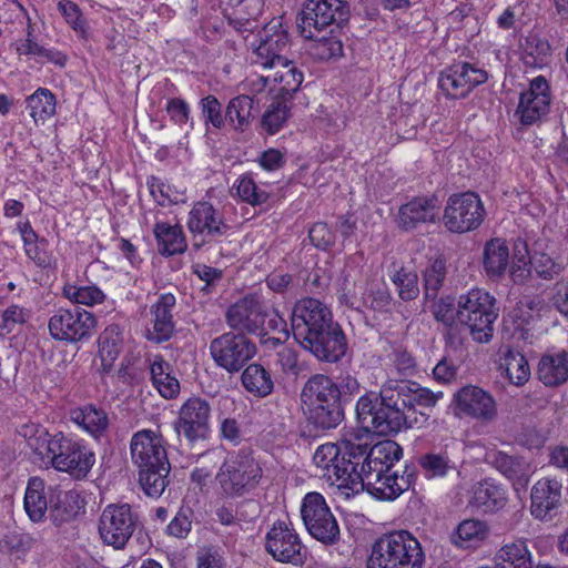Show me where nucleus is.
I'll return each instance as SVG.
<instances>
[{
    "mask_svg": "<svg viewBox=\"0 0 568 568\" xmlns=\"http://www.w3.org/2000/svg\"><path fill=\"white\" fill-rule=\"evenodd\" d=\"M443 393H434L408 379H388L379 393L367 392L356 403V419L367 433L388 436L403 427L420 428L428 422L424 412L432 408Z\"/></svg>",
    "mask_w": 568,
    "mask_h": 568,
    "instance_id": "obj_1",
    "label": "nucleus"
},
{
    "mask_svg": "<svg viewBox=\"0 0 568 568\" xmlns=\"http://www.w3.org/2000/svg\"><path fill=\"white\" fill-rule=\"evenodd\" d=\"M291 329L294 339L321 362L337 363L346 354L347 339L342 326L317 298L304 297L294 304Z\"/></svg>",
    "mask_w": 568,
    "mask_h": 568,
    "instance_id": "obj_2",
    "label": "nucleus"
},
{
    "mask_svg": "<svg viewBox=\"0 0 568 568\" xmlns=\"http://www.w3.org/2000/svg\"><path fill=\"white\" fill-rule=\"evenodd\" d=\"M437 322L453 326L455 321L467 326L475 342L488 343L494 333V323L498 316L496 300L486 291L473 288L462 294L455 308L454 298L440 297L432 306Z\"/></svg>",
    "mask_w": 568,
    "mask_h": 568,
    "instance_id": "obj_3",
    "label": "nucleus"
},
{
    "mask_svg": "<svg viewBox=\"0 0 568 568\" xmlns=\"http://www.w3.org/2000/svg\"><path fill=\"white\" fill-rule=\"evenodd\" d=\"M371 463H374L373 473H367L364 481V490L381 500H394L404 491L408 490L414 477L413 471H405L399 475L394 470V463L403 456L402 447L393 440L379 442V446L373 450Z\"/></svg>",
    "mask_w": 568,
    "mask_h": 568,
    "instance_id": "obj_4",
    "label": "nucleus"
},
{
    "mask_svg": "<svg viewBox=\"0 0 568 568\" xmlns=\"http://www.w3.org/2000/svg\"><path fill=\"white\" fill-rule=\"evenodd\" d=\"M301 403L307 423L317 430L334 429L344 420L339 392L327 375L315 374L306 381Z\"/></svg>",
    "mask_w": 568,
    "mask_h": 568,
    "instance_id": "obj_5",
    "label": "nucleus"
},
{
    "mask_svg": "<svg viewBox=\"0 0 568 568\" xmlns=\"http://www.w3.org/2000/svg\"><path fill=\"white\" fill-rule=\"evenodd\" d=\"M423 562L419 541L406 530H396L374 542L367 568H422Z\"/></svg>",
    "mask_w": 568,
    "mask_h": 568,
    "instance_id": "obj_6",
    "label": "nucleus"
},
{
    "mask_svg": "<svg viewBox=\"0 0 568 568\" xmlns=\"http://www.w3.org/2000/svg\"><path fill=\"white\" fill-rule=\"evenodd\" d=\"M262 476V467L252 454L240 450L225 458L215 476V480L223 496L236 498L255 489Z\"/></svg>",
    "mask_w": 568,
    "mask_h": 568,
    "instance_id": "obj_7",
    "label": "nucleus"
},
{
    "mask_svg": "<svg viewBox=\"0 0 568 568\" xmlns=\"http://www.w3.org/2000/svg\"><path fill=\"white\" fill-rule=\"evenodd\" d=\"M378 446L379 443L369 447L367 444L343 442L341 462L331 468L333 475H336L335 486L352 494L364 490V481L369 475L367 473L368 464L371 468L374 467V463L369 460L373 457V450ZM369 473H373V469H369Z\"/></svg>",
    "mask_w": 568,
    "mask_h": 568,
    "instance_id": "obj_8",
    "label": "nucleus"
},
{
    "mask_svg": "<svg viewBox=\"0 0 568 568\" xmlns=\"http://www.w3.org/2000/svg\"><path fill=\"white\" fill-rule=\"evenodd\" d=\"M349 7L343 0H307L297 16V28L307 40L331 26L341 28L348 21Z\"/></svg>",
    "mask_w": 568,
    "mask_h": 568,
    "instance_id": "obj_9",
    "label": "nucleus"
},
{
    "mask_svg": "<svg viewBox=\"0 0 568 568\" xmlns=\"http://www.w3.org/2000/svg\"><path fill=\"white\" fill-rule=\"evenodd\" d=\"M301 516L308 534L325 546H334L341 539L338 523L323 495L312 491L305 495Z\"/></svg>",
    "mask_w": 568,
    "mask_h": 568,
    "instance_id": "obj_10",
    "label": "nucleus"
},
{
    "mask_svg": "<svg viewBox=\"0 0 568 568\" xmlns=\"http://www.w3.org/2000/svg\"><path fill=\"white\" fill-rule=\"evenodd\" d=\"M50 336L71 344L88 342L97 331L95 316L79 307L60 308L49 320Z\"/></svg>",
    "mask_w": 568,
    "mask_h": 568,
    "instance_id": "obj_11",
    "label": "nucleus"
},
{
    "mask_svg": "<svg viewBox=\"0 0 568 568\" xmlns=\"http://www.w3.org/2000/svg\"><path fill=\"white\" fill-rule=\"evenodd\" d=\"M486 215L479 195L471 191L452 194L446 203L443 221L453 233H466L478 229Z\"/></svg>",
    "mask_w": 568,
    "mask_h": 568,
    "instance_id": "obj_12",
    "label": "nucleus"
},
{
    "mask_svg": "<svg viewBox=\"0 0 568 568\" xmlns=\"http://www.w3.org/2000/svg\"><path fill=\"white\" fill-rule=\"evenodd\" d=\"M141 523L129 504L108 505L99 519V534L104 544L123 549Z\"/></svg>",
    "mask_w": 568,
    "mask_h": 568,
    "instance_id": "obj_13",
    "label": "nucleus"
},
{
    "mask_svg": "<svg viewBox=\"0 0 568 568\" xmlns=\"http://www.w3.org/2000/svg\"><path fill=\"white\" fill-rule=\"evenodd\" d=\"M256 42L251 43L253 62L264 68L286 65L291 41L287 28L281 19H273L258 32Z\"/></svg>",
    "mask_w": 568,
    "mask_h": 568,
    "instance_id": "obj_14",
    "label": "nucleus"
},
{
    "mask_svg": "<svg viewBox=\"0 0 568 568\" xmlns=\"http://www.w3.org/2000/svg\"><path fill=\"white\" fill-rule=\"evenodd\" d=\"M210 353L219 367L233 374L255 356L256 346L245 334L226 332L211 341Z\"/></svg>",
    "mask_w": 568,
    "mask_h": 568,
    "instance_id": "obj_15",
    "label": "nucleus"
},
{
    "mask_svg": "<svg viewBox=\"0 0 568 568\" xmlns=\"http://www.w3.org/2000/svg\"><path fill=\"white\" fill-rule=\"evenodd\" d=\"M53 447L51 465L57 470L69 473L77 479L87 477L95 463V456L90 449L63 435L59 436V443H54Z\"/></svg>",
    "mask_w": 568,
    "mask_h": 568,
    "instance_id": "obj_16",
    "label": "nucleus"
},
{
    "mask_svg": "<svg viewBox=\"0 0 568 568\" xmlns=\"http://www.w3.org/2000/svg\"><path fill=\"white\" fill-rule=\"evenodd\" d=\"M455 415L481 423H491L497 417V403L487 390L466 385L454 394Z\"/></svg>",
    "mask_w": 568,
    "mask_h": 568,
    "instance_id": "obj_17",
    "label": "nucleus"
},
{
    "mask_svg": "<svg viewBox=\"0 0 568 568\" xmlns=\"http://www.w3.org/2000/svg\"><path fill=\"white\" fill-rule=\"evenodd\" d=\"M487 80L488 73L484 69L468 62H456L439 74L438 85L446 97L463 99Z\"/></svg>",
    "mask_w": 568,
    "mask_h": 568,
    "instance_id": "obj_18",
    "label": "nucleus"
},
{
    "mask_svg": "<svg viewBox=\"0 0 568 568\" xmlns=\"http://www.w3.org/2000/svg\"><path fill=\"white\" fill-rule=\"evenodd\" d=\"M210 404L201 397H190L179 410L174 430L189 443L207 437L210 430Z\"/></svg>",
    "mask_w": 568,
    "mask_h": 568,
    "instance_id": "obj_19",
    "label": "nucleus"
},
{
    "mask_svg": "<svg viewBox=\"0 0 568 568\" xmlns=\"http://www.w3.org/2000/svg\"><path fill=\"white\" fill-rule=\"evenodd\" d=\"M302 548L298 535L284 521H276L266 535L265 549L277 561L302 565Z\"/></svg>",
    "mask_w": 568,
    "mask_h": 568,
    "instance_id": "obj_20",
    "label": "nucleus"
},
{
    "mask_svg": "<svg viewBox=\"0 0 568 568\" xmlns=\"http://www.w3.org/2000/svg\"><path fill=\"white\" fill-rule=\"evenodd\" d=\"M130 448L132 460L139 470L142 468L156 467L171 469L162 438L154 432L143 429L135 433L132 436Z\"/></svg>",
    "mask_w": 568,
    "mask_h": 568,
    "instance_id": "obj_21",
    "label": "nucleus"
},
{
    "mask_svg": "<svg viewBox=\"0 0 568 568\" xmlns=\"http://www.w3.org/2000/svg\"><path fill=\"white\" fill-rule=\"evenodd\" d=\"M266 305L253 296H245L231 305L225 314L231 328L242 334H263V323L266 318Z\"/></svg>",
    "mask_w": 568,
    "mask_h": 568,
    "instance_id": "obj_22",
    "label": "nucleus"
},
{
    "mask_svg": "<svg viewBox=\"0 0 568 568\" xmlns=\"http://www.w3.org/2000/svg\"><path fill=\"white\" fill-rule=\"evenodd\" d=\"M486 460L513 485L516 491L526 489L535 473L531 463L519 455H508L501 450L486 453Z\"/></svg>",
    "mask_w": 568,
    "mask_h": 568,
    "instance_id": "obj_23",
    "label": "nucleus"
},
{
    "mask_svg": "<svg viewBox=\"0 0 568 568\" xmlns=\"http://www.w3.org/2000/svg\"><path fill=\"white\" fill-rule=\"evenodd\" d=\"M187 229L193 234L217 240L227 233L230 226L211 203L197 202L189 213Z\"/></svg>",
    "mask_w": 568,
    "mask_h": 568,
    "instance_id": "obj_24",
    "label": "nucleus"
},
{
    "mask_svg": "<svg viewBox=\"0 0 568 568\" xmlns=\"http://www.w3.org/2000/svg\"><path fill=\"white\" fill-rule=\"evenodd\" d=\"M437 215L435 196H417L399 207L397 223L402 230L410 231L419 224L435 222Z\"/></svg>",
    "mask_w": 568,
    "mask_h": 568,
    "instance_id": "obj_25",
    "label": "nucleus"
},
{
    "mask_svg": "<svg viewBox=\"0 0 568 568\" xmlns=\"http://www.w3.org/2000/svg\"><path fill=\"white\" fill-rule=\"evenodd\" d=\"M562 484L552 478H541L531 488L530 513L539 520L550 518V513L560 505Z\"/></svg>",
    "mask_w": 568,
    "mask_h": 568,
    "instance_id": "obj_26",
    "label": "nucleus"
},
{
    "mask_svg": "<svg viewBox=\"0 0 568 568\" xmlns=\"http://www.w3.org/2000/svg\"><path fill=\"white\" fill-rule=\"evenodd\" d=\"M175 296L171 293H165L151 306V313L154 318L152 328L145 333L148 341L161 344L172 337L175 327L172 311L175 307Z\"/></svg>",
    "mask_w": 568,
    "mask_h": 568,
    "instance_id": "obj_27",
    "label": "nucleus"
},
{
    "mask_svg": "<svg viewBox=\"0 0 568 568\" xmlns=\"http://www.w3.org/2000/svg\"><path fill=\"white\" fill-rule=\"evenodd\" d=\"M537 375L539 381L548 387L565 384L568 381V352L561 349L544 354L538 363Z\"/></svg>",
    "mask_w": 568,
    "mask_h": 568,
    "instance_id": "obj_28",
    "label": "nucleus"
},
{
    "mask_svg": "<svg viewBox=\"0 0 568 568\" xmlns=\"http://www.w3.org/2000/svg\"><path fill=\"white\" fill-rule=\"evenodd\" d=\"M260 113V101L247 94H240L230 100L225 119L237 131H245Z\"/></svg>",
    "mask_w": 568,
    "mask_h": 568,
    "instance_id": "obj_29",
    "label": "nucleus"
},
{
    "mask_svg": "<svg viewBox=\"0 0 568 568\" xmlns=\"http://www.w3.org/2000/svg\"><path fill=\"white\" fill-rule=\"evenodd\" d=\"M70 419L94 438L101 437L109 428L108 413L94 404H85L70 410Z\"/></svg>",
    "mask_w": 568,
    "mask_h": 568,
    "instance_id": "obj_30",
    "label": "nucleus"
},
{
    "mask_svg": "<svg viewBox=\"0 0 568 568\" xmlns=\"http://www.w3.org/2000/svg\"><path fill=\"white\" fill-rule=\"evenodd\" d=\"M243 388L256 398H265L274 390V379L271 371L260 363L247 365L241 374Z\"/></svg>",
    "mask_w": 568,
    "mask_h": 568,
    "instance_id": "obj_31",
    "label": "nucleus"
},
{
    "mask_svg": "<svg viewBox=\"0 0 568 568\" xmlns=\"http://www.w3.org/2000/svg\"><path fill=\"white\" fill-rule=\"evenodd\" d=\"M153 232L160 254L172 256L186 250L185 237L180 225L159 222L154 225Z\"/></svg>",
    "mask_w": 568,
    "mask_h": 568,
    "instance_id": "obj_32",
    "label": "nucleus"
},
{
    "mask_svg": "<svg viewBox=\"0 0 568 568\" xmlns=\"http://www.w3.org/2000/svg\"><path fill=\"white\" fill-rule=\"evenodd\" d=\"M473 501L484 511H496L506 505V490L491 479H484L475 485Z\"/></svg>",
    "mask_w": 568,
    "mask_h": 568,
    "instance_id": "obj_33",
    "label": "nucleus"
},
{
    "mask_svg": "<svg viewBox=\"0 0 568 568\" xmlns=\"http://www.w3.org/2000/svg\"><path fill=\"white\" fill-rule=\"evenodd\" d=\"M150 373L154 387L162 397L171 399L180 393L179 381L171 375V366L162 356H155L150 364Z\"/></svg>",
    "mask_w": 568,
    "mask_h": 568,
    "instance_id": "obj_34",
    "label": "nucleus"
},
{
    "mask_svg": "<svg viewBox=\"0 0 568 568\" xmlns=\"http://www.w3.org/2000/svg\"><path fill=\"white\" fill-rule=\"evenodd\" d=\"M497 568H532L531 554L525 540L504 545L496 555Z\"/></svg>",
    "mask_w": 568,
    "mask_h": 568,
    "instance_id": "obj_35",
    "label": "nucleus"
},
{
    "mask_svg": "<svg viewBox=\"0 0 568 568\" xmlns=\"http://www.w3.org/2000/svg\"><path fill=\"white\" fill-rule=\"evenodd\" d=\"M23 505L27 515L32 521L37 523L43 519L48 510L43 479L40 477H31L28 480Z\"/></svg>",
    "mask_w": 568,
    "mask_h": 568,
    "instance_id": "obj_36",
    "label": "nucleus"
},
{
    "mask_svg": "<svg viewBox=\"0 0 568 568\" xmlns=\"http://www.w3.org/2000/svg\"><path fill=\"white\" fill-rule=\"evenodd\" d=\"M509 252L506 243L499 239L487 242L484 252V267L489 276H500L507 270Z\"/></svg>",
    "mask_w": 568,
    "mask_h": 568,
    "instance_id": "obj_37",
    "label": "nucleus"
},
{
    "mask_svg": "<svg viewBox=\"0 0 568 568\" xmlns=\"http://www.w3.org/2000/svg\"><path fill=\"white\" fill-rule=\"evenodd\" d=\"M171 469L142 468L139 470V484L149 497H160L169 485Z\"/></svg>",
    "mask_w": 568,
    "mask_h": 568,
    "instance_id": "obj_38",
    "label": "nucleus"
},
{
    "mask_svg": "<svg viewBox=\"0 0 568 568\" xmlns=\"http://www.w3.org/2000/svg\"><path fill=\"white\" fill-rule=\"evenodd\" d=\"M81 508L79 495L67 491L59 496L57 503L50 507V517L59 526L75 518Z\"/></svg>",
    "mask_w": 568,
    "mask_h": 568,
    "instance_id": "obj_39",
    "label": "nucleus"
},
{
    "mask_svg": "<svg viewBox=\"0 0 568 568\" xmlns=\"http://www.w3.org/2000/svg\"><path fill=\"white\" fill-rule=\"evenodd\" d=\"M446 263L442 258H435L423 272V288L426 300L434 301L446 278Z\"/></svg>",
    "mask_w": 568,
    "mask_h": 568,
    "instance_id": "obj_40",
    "label": "nucleus"
},
{
    "mask_svg": "<svg viewBox=\"0 0 568 568\" xmlns=\"http://www.w3.org/2000/svg\"><path fill=\"white\" fill-rule=\"evenodd\" d=\"M342 446L333 443L321 445L314 456L313 460L316 467L323 470L322 476L325 477L332 485H335L336 475H333L331 468L341 462Z\"/></svg>",
    "mask_w": 568,
    "mask_h": 568,
    "instance_id": "obj_41",
    "label": "nucleus"
},
{
    "mask_svg": "<svg viewBox=\"0 0 568 568\" xmlns=\"http://www.w3.org/2000/svg\"><path fill=\"white\" fill-rule=\"evenodd\" d=\"M501 367L505 368L506 375L510 383L516 386L524 385L530 377V367L528 361L519 352L509 351L505 355Z\"/></svg>",
    "mask_w": 568,
    "mask_h": 568,
    "instance_id": "obj_42",
    "label": "nucleus"
},
{
    "mask_svg": "<svg viewBox=\"0 0 568 568\" xmlns=\"http://www.w3.org/2000/svg\"><path fill=\"white\" fill-rule=\"evenodd\" d=\"M27 103L36 122L44 121L55 112V98L48 89H38L28 98Z\"/></svg>",
    "mask_w": 568,
    "mask_h": 568,
    "instance_id": "obj_43",
    "label": "nucleus"
},
{
    "mask_svg": "<svg viewBox=\"0 0 568 568\" xmlns=\"http://www.w3.org/2000/svg\"><path fill=\"white\" fill-rule=\"evenodd\" d=\"M281 67L282 71L276 73L274 81L278 82L277 97L287 101L300 89L303 73L292 65L290 60L286 65Z\"/></svg>",
    "mask_w": 568,
    "mask_h": 568,
    "instance_id": "obj_44",
    "label": "nucleus"
},
{
    "mask_svg": "<svg viewBox=\"0 0 568 568\" xmlns=\"http://www.w3.org/2000/svg\"><path fill=\"white\" fill-rule=\"evenodd\" d=\"M550 99L521 95L517 113L523 124L530 125L548 112Z\"/></svg>",
    "mask_w": 568,
    "mask_h": 568,
    "instance_id": "obj_45",
    "label": "nucleus"
},
{
    "mask_svg": "<svg viewBox=\"0 0 568 568\" xmlns=\"http://www.w3.org/2000/svg\"><path fill=\"white\" fill-rule=\"evenodd\" d=\"M290 118V106L285 100L272 101L262 116V128L270 134L277 133Z\"/></svg>",
    "mask_w": 568,
    "mask_h": 568,
    "instance_id": "obj_46",
    "label": "nucleus"
},
{
    "mask_svg": "<svg viewBox=\"0 0 568 568\" xmlns=\"http://www.w3.org/2000/svg\"><path fill=\"white\" fill-rule=\"evenodd\" d=\"M488 532L484 521L477 519H468L462 521L455 532L452 535V541L459 547H464L466 542H477L486 538Z\"/></svg>",
    "mask_w": 568,
    "mask_h": 568,
    "instance_id": "obj_47",
    "label": "nucleus"
},
{
    "mask_svg": "<svg viewBox=\"0 0 568 568\" xmlns=\"http://www.w3.org/2000/svg\"><path fill=\"white\" fill-rule=\"evenodd\" d=\"M397 288L400 300L408 302L419 295L417 273L406 267H400L390 277Z\"/></svg>",
    "mask_w": 568,
    "mask_h": 568,
    "instance_id": "obj_48",
    "label": "nucleus"
},
{
    "mask_svg": "<svg viewBox=\"0 0 568 568\" xmlns=\"http://www.w3.org/2000/svg\"><path fill=\"white\" fill-rule=\"evenodd\" d=\"M419 465L429 477L445 476L449 471L457 470L456 464L446 452L428 453L419 458Z\"/></svg>",
    "mask_w": 568,
    "mask_h": 568,
    "instance_id": "obj_49",
    "label": "nucleus"
},
{
    "mask_svg": "<svg viewBox=\"0 0 568 568\" xmlns=\"http://www.w3.org/2000/svg\"><path fill=\"white\" fill-rule=\"evenodd\" d=\"M115 328H106L99 341V354L102 361V368L109 372L113 362L120 354L121 338L118 333L114 334Z\"/></svg>",
    "mask_w": 568,
    "mask_h": 568,
    "instance_id": "obj_50",
    "label": "nucleus"
},
{
    "mask_svg": "<svg viewBox=\"0 0 568 568\" xmlns=\"http://www.w3.org/2000/svg\"><path fill=\"white\" fill-rule=\"evenodd\" d=\"M551 48L548 41L538 37H529L524 53V63L532 68H541L548 61Z\"/></svg>",
    "mask_w": 568,
    "mask_h": 568,
    "instance_id": "obj_51",
    "label": "nucleus"
},
{
    "mask_svg": "<svg viewBox=\"0 0 568 568\" xmlns=\"http://www.w3.org/2000/svg\"><path fill=\"white\" fill-rule=\"evenodd\" d=\"M527 243L517 239L514 243V262L511 267V276L515 283H523L529 275V256Z\"/></svg>",
    "mask_w": 568,
    "mask_h": 568,
    "instance_id": "obj_52",
    "label": "nucleus"
},
{
    "mask_svg": "<svg viewBox=\"0 0 568 568\" xmlns=\"http://www.w3.org/2000/svg\"><path fill=\"white\" fill-rule=\"evenodd\" d=\"M202 116L205 124H212L215 129H221L225 124V115L222 112V104L214 95H207L200 101Z\"/></svg>",
    "mask_w": 568,
    "mask_h": 568,
    "instance_id": "obj_53",
    "label": "nucleus"
},
{
    "mask_svg": "<svg viewBox=\"0 0 568 568\" xmlns=\"http://www.w3.org/2000/svg\"><path fill=\"white\" fill-rule=\"evenodd\" d=\"M237 194L244 202L251 205H260L268 200V193L258 189L254 180L247 175L240 179Z\"/></svg>",
    "mask_w": 568,
    "mask_h": 568,
    "instance_id": "obj_54",
    "label": "nucleus"
},
{
    "mask_svg": "<svg viewBox=\"0 0 568 568\" xmlns=\"http://www.w3.org/2000/svg\"><path fill=\"white\" fill-rule=\"evenodd\" d=\"M528 268H532L542 280H552L561 273V266L545 253L535 254L529 258Z\"/></svg>",
    "mask_w": 568,
    "mask_h": 568,
    "instance_id": "obj_55",
    "label": "nucleus"
},
{
    "mask_svg": "<svg viewBox=\"0 0 568 568\" xmlns=\"http://www.w3.org/2000/svg\"><path fill=\"white\" fill-rule=\"evenodd\" d=\"M62 435L61 433L50 436L49 432L43 428V434L41 436H36V438L32 439L31 443L28 444V446L42 459H51L53 455V444L59 443V436Z\"/></svg>",
    "mask_w": 568,
    "mask_h": 568,
    "instance_id": "obj_56",
    "label": "nucleus"
},
{
    "mask_svg": "<svg viewBox=\"0 0 568 568\" xmlns=\"http://www.w3.org/2000/svg\"><path fill=\"white\" fill-rule=\"evenodd\" d=\"M308 237L314 246L321 250H327L335 243V234L329 230L326 223H315L310 232Z\"/></svg>",
    "mask_w": 568,
    "mask_h": 568,
    "instance_id": "obj_57",
    "label": "nucleus"
},
{
    "mask_svg": "<svg viewBox=\"0 0 568 568\" xmlns=\"http://www.w3.org/2000/svg\"><path fill=\"white\" fill-rule=\"evenodd\" d=\"M26 322V312L18 305H10L0 315V332L9 334L14 331L17 325Z\"/></svg>",
    "mask_w": 568,
    "mask_h": 568,
    "instance_id": "obj_58",
    "label": "nucleus"
},
{
    "mask_svg": "<svg viewBox=\"0 0 568 568\" xmlns=\"http://www.w3.org/2000/svg\"><path fill=\"white\" fill-rule=\"evenodd\" d=\"M192 510L181 508L174 518L168 525L166 531L169 535L176 538H185L191 530L192 521L190 515Z\"/></svg>",
    "mask_w": 568,
    "mask_h": 568,
    "instance_id": "obj_59",
    "label": "nucleus"
},
{
    "mask_svg": "<svg viewBox=\"0 0 568 568\" xmlns=\"http://www.w3.org/2000/svg\"><path fill=\"white\" fill-rule=\"evenodd\" d=\"M520 317L524 322L528 323L532 315L529 313L539 314L545 307V300L538 294H524L517 303Z\"/></svg>",
    "mask_w": 568,
    "mask_h": 568,
    "instance_id": "obj_60",
    "label": "nucleus"
},
{
    "mask_svg": "<svg viewBox=\"0 0 568 568\" xmlns=\"http://www.w3.org/2000/svg\"><path fill=\"white\" fill-rule=\"evenodd\" d=\"M266 318L263 323V334L260 336H265L268 333H277L278 335H283L284 339H288L290 331L287 328L286 321L278 314L275 310H270L266 306Z\"/></svg>",
    "mask_w": 568,
    "mask_h": 568,
    "instance_id": "obj_61",
    "label": "nucleus"
},
{
    "mask_svg": "<svg viewBox=\"0 0 568 568\" xmlns=\"http://www.w3.org/2000/svg\"><path fill=\"white\" fill-rule=\"evenodd\" d=\"M392 302V295L386 288L371 291L363 298V304L375 312H387Z\"/></svg>",
    "mask_w": 568,
    "mask_h": 568,
    "instance_id": "obj_62",
    "label": "nucleus"
},
{
    "mask_svg": "<svg viewBox=\"0 0 568 568\" xmlns=\"http://www.w3.org/2000/svg\"><path fill=\"white\" fill-rule=\"evenodd\" d=\"M58 7L62 16L65 18L67 22L75 31H84V22L82 20V14L80 12L79 7L75 3L69 0H61L59 1Z\"/></svg>",
    "mask_w": 568,
    "mask_h": 568,
    "instance_id": "obj_63",
    "label": "nucleus"
},
{
    "mask_svg": "<svg viewBox=\"0 0 568 568\" xmlns=\"http://www.w3.org/2000/svg\"><path fill=\"white\" fill-rule=\"evenodd\" d=\"M318 59L321 60H329L333 58H337L343 53V44L339 40L335 38H325L323 37L316 44Z\"/></svg>",
    "mask_w": 568,
    "mask_h": 568,
    "instance_id": "obj_64",
    "label": "nucleus"
}]
</instances>
